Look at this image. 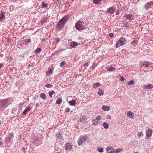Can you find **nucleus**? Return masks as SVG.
I'll return each mask as SVG.
<instances>
[{"instance_id": "f257e3e1", "label": "nucleus", "mask_w": 153, "mask_h": 153, "mask_svg": "<svg viewBox=\"0 0 153 153\" xmlns=\"http://www.w3.org/2000/svg\"><path fill=\"white\" fill-rule=\"evenodd\" d=\"M75 27L76 29L79 30H82L85 29L84 26V22L81 21H79L76 22Z\"/></svg>"}, {"instance_id": "f03ea898", "label": "nucleus", "mask_w": 153, "mask_h": 153, "mask_svg": "<svg viewBox=\"0 0 153 153\" xmlns=\"http://www.w3.org/2000/svg\"><path fill=\"white\" fill-rule=\"evenodd\" d=\"M126 43V40L123 37L120 38L118 41L116 42V46L117 48L120 46H123Z\"/></svg>"}, {"instance_id": "7ed1b4c3", "label": "nucleus", "mask_w": 153, "mask_h": 153, "mask_svg": "<svg viewBox=\"0 0 153 153\" xmlns=\"http://www.w3.org/2000/svg\"><path fill=\"white\" fill-rule=\"evenodd\" d=\"M86 137L82 136L79 138L78 141V143L79 146H81L83 143L86 141Z\"/></svg>"}, {"instance_id": "20e7f679", "label": "nucleus", "mask_w": 153, "mask_h": 153, "mask_svg": "<svg viewBox=\"0 0 153 153\" xmlns=\"http://www.w3.org/2000/svg\"><path fill=\"white\" fill-rule=\"evenodd\" d=\"M101 119V117L100 115L97 116L96 118L93 120V125H97L99 124L98 121Z\"/></svg>"}, {"instance_id": "39448f33", "label": "nucleus", "mask_w": 153, "mask_h": 153, "mask_svg": "<svg viewBox=\"0 0 153 153\" xmlns=\"http://www.w3.org/2000/svg\"><path fill=\"white\" fill-rule=\"evenodd\" d=\"M153 7V1H150L146 3L145 6V8L146 10H147Z\"/></svg>"}, {"instance_id": "423d86ee", "label": "nucleus", "mask_w": 153, "mask_h": 153, "mask_svg": "<svg viewBox=\"0 0 153 153\" xmlns=\"http://www.w3.org/2000/svg\"><path fill=\"white\" fill-rule=\"evenodd\" d=\"M152 133V130L151 129H148L146 131V138L148 139L151 136Z\"/></svg>"}, {"instance_id": "0eeeda50", "label": "nucleus", "mask_w": 153, "mask_h": 153, "mask_svg": "<svg viewBox=\"0 0 153 153\" xmlns=\"http://www.w3.org/2000/svg\"><path fill=\"white\" fill-rule=\"evenodd\" d=\"M65 25V24L58 22L56 25V29L57 30H59L64 27Z\"/></svg>"}, {"instance_id": "6e6552de", "label": "nucleus", "mask_w": 153, "mask_h": 153, "mask_svg": "<svg viewBox=\"0 0 153 153\" xmlns=\"http://www.w3.org/2000/svg\"><path fill=\"white\" fill-rule=\"evenodd\" d=\"M9 99V98H7V99L1 100L0 101V105L1 107H3L6 105L7 101H8Z\"/></svg>"}, {"instance_id": "1a4fd4ad", "label": "nucleus", "mask_w": 153, "mask_h": 153, "mask_svg": "<svg viewBox=\"0 0 153 153\" xmlns=\"http://www.w3.org/2000/svg\"><path fill=\"white\" fill-rule=\"evenodd\" d=\"M143 89H152L153 88V85L151 84H149L147 85H145L142 87Z\"/></svg>"}, {"instance_id": "9d476101", "label": "nucleus", "mask_w": 153, "mask_h": 153, "mask_svg": "<svg viewBox=\"0 0 153 153\" xmlns=\"http://www.w3.org/2000/svg\"><path fill=\"white\" fill-rule=\"evenodd\" d=\"M68 20V16H64L63 18L62 19H61V20L59 21V22H60L63 24H65L67 22Z\"/></svg>"}, {"instance_id": "9b49d317", "label": "nucleus", "mask_w": 153, "mask_h": 153, "mask_svg": "<svg viewBox=\"0 0 153 153\" xmlns=\"http://www.w3.org/2000/svg\"><path fill=\"white\" fill-rule=\"evenodd\" d=\"M133 16L131 14H126L124 15V17L126 18V19L129 20L130 21H131L133 19Z\"/></svg>"}, {"instance_id": "f8f14e48", "label": "nucleus", "mask_w": 153, "mask_h": 153, "mask_svg": "<svg viewBox=\"0 0 153 153\" xmlns=\"http://www.w3.org/2000/svg\"><path fill=\"white\" fill-rule=\"evenodd\" d=\"M72 146L69 143H68L65 144V149L66 150H71Z\"/></svg>"}, {"instance_id": "ddd939ff", "label": "nucleus", "mask_w": 153, "mask_h": 153, "mask_svg": "<svg viewBox=\"0 0 153 153\" xmlns=\"http://www.w3.org/2000/svg\"><path fill=\"white\" fill-rule=\"evenodd\" d=\"M4 12L3 10H1V11L0 13V20L1 21H2L5 18L4 16Z\"/></svg>"}, {"instance_id": "4468645a", "label": "nucleus", "mask_w": 153, "mask_h": 153, "mask_svg": "<svg viewBox=\"0 0 153 153\" xmlns=\"http://www.w3.org/2000/svg\"><path fill=\"white\" fill-rule=\"evenodd\" d=\"M30 110L31 108L30 107H27L26 109L24 110L23 112H22V114L24 115H25L27 113L30 111Z\"/></svg>"}, {"instance_id": "2eb2a0df", "label": "nucleus", "mask_w": 153, "mask_h": 153, "mask_svg": "<svg viewBox=\"0 0 153 153\" xmlns=\"http://www.w3.org/2000/svg\"><path fill=\"white\" fill-rule=\"evenodd\" d=\"M115 8L114 7H110L109 9H108L107 12L110 13V14H112L113 13L114 11L115 10Z\"/></svg>"}, {"instance_id": "dca6fc26", "label": "nucleus", "mask_w": 153, "mask_h": 153, "mask_svg": "<svg viewBox=\"0 0 153 153\" xmlns=\"http://www.w3.org/2000/svg\"><path fill=\"white\" fill-rule=\"evenodd\" d=\"M127 115L131 119H133L134 117V114L133 113L130 111L127 112Z\"/></svg>"}, {"instance_id": "f3484780", "label": "nucleus", "mask_w": 153, "mask_h": 153, "mask_svg": "<svg viewBox=\"0 0 153 153\" xmlns=\"http://www.w3.org/2000/svg\"><path fill=\"white\" fill-rule=\"evenodd\" d=\"M102 108L103 109V110L105 111H108L109 110L110 108L109 106H105V105H103L102 107Z\"/></svg>"}, {"instance_id": "a211bd4d", "label": "nucleus", "mask_w": 153, "mask_h": 153, "mask_svg": "<svg viewBox=\"0 0 153 153\" xmlns=\"http://www.w3.org/2000/svg\"><path fill=\"white\" fill-rule=\"evenodd\" d=\"M149 63L148 62L145 61L142 63L141 66H145V67H149Z\"/></svg>"}, {"instance_id": "6ab92c4d", "label": "nucleus", "mask_w": 153, "mask_h": 153, "mask_svg": "<svg viewBox=\"0 0 153 153\" xmlns=\"http://www.w3.org/2000/svg\"><path fill=\"white\" fill-rule=\"evenodd\" d=\"M53 70L51 69H49V71L46 72V74L47 76H50L52 74Z\"/></svg>"}, {"instance_id": "aec40b11", "label": "nucleus", "mask_w": 153, "mask_h": 153, "mask_svg": "<svg viewBox=\"0 0 153 153\" xmlns=\"http://www.w3.org/2000/svg\"><path fill=\"white\" fill-rule=\"evenodd\" d=\"M115 68L114 67H113L112 66L111 67H108L107 68V71L111 72L112 71H115Z\"/></svg>"}, {"instance_id": "412c9836", "label": "nucleus", "mask_w": 153, "mask_h": 153, "mask_svg": "<svg viewBox=\"0 0 153 153\" xmlns=\"http://www.w3.org/2000/svg\"><path fill=\"white\" fill-rule=\"evenodd\" d=\"M40 98H42V99L43 100L46 99V95L44 93L40 94Z\"/></svg>"}, {"instance_id": "4be33fe9", "label": "nucleus", "mask_w": 153, "mask_h": 153, "mask_svg": "<svg viewBox=\"0 0 153 153\" xmlns=\"http://www.w3.org/2000/svg\"><path fill=\"white\" fill-rule=\"evenodd\" d=\"M104 94L103 90L102 88H99V91L98 92V94L100 96L103 95Z\"/></svg>"}, {"instance_id": "5701e85b", "label": "nucleus", "mask_w": 153, "mask_h": 153, "mask_svg": "<svg viewBox=\"0 0 153 153\" xmlns=\"http://www.w3.org/2000/svg\"><path fill=\"white\" fill-rule=\"evenodd\" d=\"M78 45V43L76 42H72L71 44V47L72 48H74Z\"/></svg>"}, {"instance_id": "b1692460", "label": "nucleus", "mask_w": 153, "mask_h": 153, "mask_svg": "<svg viewBox=\"0 0 153 153\" xmlns=\"http://www.w3.org/2000/svg\"><path fill=\"white\" fill-rule=\"evenodd\" d=\"M69 103L70 105L72 106L75 105H76V101L75 100H74L71 101H69Z\"/></svg>"}, {"instance_id": "393cba45", "label": "nucleus", "mask_w": 153, "mask_h": 153, "mask_svg": "<svg viewBox=\"0 0 153 153\" xmlns=\"http://www.w3.org/2000/svg\"><path fill=\"white\" fill-rule=\"evenodd\" d=\"M102 125L104 127V128L105 129H107L108 127V125L106 122L103 123Z\"/></svg>"}, {"instance_id": "a878e982", "label": "nucleus", "mask_w": 153, "mask_h": 153, "mask_svg": "<svg viewBox=\"0 0 153 153\" xmlns=\"http://www.w3.org/2000/svg\"><path fill=\"white\" fill-rule=\"evenodd\" d=\"M102 0H93V3L96 4H99Z\"/></svg>"}, {"instance_id": "bb28decb", "label": "nucleus", "mask_w": 153, "mask_h": 153, "mask_svg": "<svg viewBox=\"0 0 153 153\" xmlns=\"http://www.w3.org/2000/svg\"><path fill=\"white\" fill-rule=\"evenodd\" d=\"M100 84L99 82L95 83H94L93 85V87L94 88H95L97 87H99L100 86Z\"/></svg>"}, {"instance_id": "cd10ccee", "label": "nucleus", "mask_w": 153, "mask_h": 153, "mask_svg": "<svg viewBox=\"0 0 153 153\" xmlns=\"http://www.w3.org/2000/svg\"><path fill=\"white\" fill-rule=\"evenodd\" d=\"M62 102V100L61 98H59L56 101V103L57 104H59Z\"/></svg>"}, {"instance_id": "c85d7f7f", "label": "nucleus", "mask_w": 153, "mask_h": 153, "mask_svg": "<svg viewBox=\"0 0 153 153\" xmlns=\"http://www.w3.org/2000/svg\"><path fill=\"white\" fill-rule=\"evenodd\" d=\"M55 93V92L54 91L52 90L51 92H48V94L49 96H50L51 97H52V96Z\"/></svg>"}, {"instance_id": "c756f323", "label": "nucleus", "mask_w": 153, "mask_h": 153, "mask_svg": "<svg viewBox=\"0 0 153 153\" xmlns=\"http://www.w3.org/2000/svg\"><path fill=\"white\" fill-rule=\"evenodd\" d=\"M113 149L114 148L108 146L106 148V151L108 152Z\"/></svg>"}, {"instance_id": "7c9ffc66", "label": "nucleus", "mask_w": 153, "mask_h": 153, "mask_svg": "<svg viewBox=\"0 0 153 153\" xmlns=\"http://www.w3.org/2000/svg\"><path fill=\"white\" fill-rule=\"evenodd\" d=\"M45 87L47 88H51L53 87V85L47 83L45 85Z\"/></svg>"}, {"instance_id": "2f4dec72", "label": "nucleus", "mask_w": 153, "mask_h": 153, "mask_svg": "<svg viewBox=\"0 0 153 153\" xmlns=\"http://www.w3.org/2000/svg\"><path fill=\"white\" fill-rule=\"evenodd\" d=\"M41 49L40 48H39L36 49L35 50V52L36 53H38L41 52Z\"/></svg>"}, {"instance_id": "473e14b6", "label": "nucleus", "mask_w": 153, "mask_h": 153, "mask_svg": "<svg viewBox=\"0 0 153 153\" xmlns=\"http://www.w3.org/2000/svg\"><path fill=\"white\" fill-rule=\"evenodd\" d=\"M134 82L133 80H131L128 82V85H131L134 83Z\"/></svg>"}, {"instance_id": "72a5a7b5", "label": "nucleus", "mask_w": 153, "mask_h": 153, "mask_svg": "<svg viewBox=\"0 0 153 153\" xmlns=\"http://www.w3.org/2000/svg\"><path fill=\"white\" fill-rule=\"evenodd\" d=\"M143 135V134L142 132H140L137 133V136L138 137H140Z\"/></svg>"}, {"instance_id": "f704fd0d", "label": "nucleus", "mask_w": 153, "mask_h": 153, "mask_svg": "<svg viewBox=\"0 0 153 153\" xmlns=\"http://www.w3.org/2000/svg\"><path fill=\"white\" fill-rule=\"evenodd\" d=\"M47 21V19H43L40 21V23L42 24H43Z\"/></svg>"}, {"instance_id": "c9c22d12", "label": "nucleus", "mask_w": 153, "mask_h": 153, "mask_svg": "<svg viewBox=\"0 0 153 153\" xmlns=\"http://www.w3.org/2000/svg\"><path fill=\"white\" fill-rule=\"evenodd\" d=\"M48 6V5L47 3H43L42 5V8L46 7Z\"/></svg>"}, {"instance_id": "e433bc0d", "label": "nucleus", "mask_w": 153, "mask_h": 153, "mask_svg": "<svg viewBox=\"0 0 153 153\" xmlns=\"http://www.w3.org/2000/svg\"><path fill=\"white\" fill-rule=\"evenodd\" d=\"M108 153H116L115 150L113 149L111 150Z\"/></svg>"}, {"instance_id": "4c0bfd02", "label": "nucleus", "mask_w": 153, "mask_h": 153, "mask_svg": "<svg viewBox=\"0 0 153 153\" xmlns=\"http://www.w3.org/2000/svg\"><path fill=\"white\" fill-rule=\"evenodd\" d=\"M66 64V62L65 61L62 62L60 63V66L61 67H63Z\"/></svg>"}, {"instance_id": "58836bf2", "label": "nucleus", "mask_w": 153, "mask_h": 153, "mask_svg": "<svg viewBox=\"0 0 153 153\" xmlns=\"http://www.w3.org/2000/svg\"><path fill=\"white\" fill-rule=\"evenodd\" d=\"M13 136V132H11L9 134V137L11 138H12Z\"/></svg>"}, {"instance_id": "ea45409f", "label": "nucleus", "mask_w": 153, "mask_h": 153, "mask_svg": "<svg viewBox=\"0 0 153 153\" xmlns=\"http://www.w3.org/2000/svg\"><path fill=\"white\" fill-rule=\"evenodd\" d=\"M122 149L119 148L117 149L116 151V153H117L119 152H122Z\"/></svg>"}, {"instance_id": "a19ab883", "label": "nucleus", "mask_w": 153, "mask_h": 153, "mask_svg": "<svg viewBox=\"0 0 153 153\" xmlns=\"http://www.w3.org/2000/svg\"><path fill=\"white\" fill-rule=\"evenodd\" d=\"M98 150L100 152H102L103 151V149L102 148H99L98 149Z\"/></svg>"}, {"instance_id": "79ce46f5", "label": "nucleus", "mask_w": 153, "mask_h": 153, "mask_svg": "<svg viewBox=\"0 0 153 153\" xmlns=\"http://www.w3.org/2000/svg\"><path fill=\"white\" fill-rule=\"evenodd\" d=\"M60 39L59 38H57L56 39H55L56 43H57L59 41Z\"/></svg>"}, {"instance_id": "37998d69", "label": "nucleus", "mask_w": 153, "mask_h": 153, "mask_svg": "<svg viewBox=\"0 0 153 153\" xmlns=\"http://www.w3.org/2000/svg\"><path fill=\"white\" fill-rule=\"evenodd\" d=\"M89 65V64L88 63H86L85 65H84V67L85 68V69H86L87 68V67Z\"/></svg>"}, {"instance_id": "c03bdc74", "label": "nucleus", "mask_w": 153, "mask_h": 153, "mask_svg": "<svg viewBox=\"0 0 153 153\" xmlns=\"http://www.w3.org/2000/svg\"><path fill=\"white\" fill-rule=\"evenodd\" d=\"M120 79L121 81H124L125 80V78L123 76H120Z\"/></svg>"}, {"instance_id": "a18cd8bd", "label": "nucleus", "mask_w": 153, "mask_h": 153, "mask_svg": "<svg viewBox=\"0 0 153 153\" xmlns=\"http://www.w3.org/2000/svg\"><path fill=\"white\" fill-rule=\"evenodd\" d=\"M70 108H66L65 109V112H69L70 111Z\"/></svg>"}, {"instance_id": "49530a36", "label": "nucleus", "mask_w": 153, "mask_h": 153, "mask_svg": "<svg viewBox=\"0 0 153 153\" xmlns=\"http://www.w3.org/2000/svg\"><path fill=\"white\" fill-rule=\"evenodd\" d=\"M11 138H10V137H8V138H7L6 139V141L7 142H9L10 141V140H11Z\"/></svg>"}, {"instance_id": "de8ad7c7", "label": "nucleus", "mask_w": 153, "mask_h": 153, "mask_svg": "<svg viewBox=\"0 0 153 153\" xmlns=\"http://www.w3.org/2000/svg\"><path fill=\"white\" fill-rule=\"evenodd\" d=\"M128 25V24L127 23H124V24L123 27H127L128 26V25Z\"/></svg>"}, {"instance_id": "09e8293b", "label": "nucleus", "mask_w": 153, "mask_h": 153, "mask_svg": "<svg viewBox=\"0 0 153 153\" xmlns=\"http://www.w3.org/2000/svg\"><path fill=\"white\" fill-rule=\"evenodd\" d=\"M109 36L111 37H114V35L113 33H111L109 34Z\"/></svg>"}, {"instance_id": "8fccbe9b", "label": "nucleus", "mask_w": 153, "mask_h": 153, "mask_svg": "<svg viewBox=\"0 0 153 153\" xmlns=\"http://www.w3.org/2000/svg\"><path fill=\"white\" fill-rule=\"evenodd\" d=\"M30 42V39H27V40H26V43H27V44H28Z\"/></svg>"}, {"instance_id": "3c124183", "label": "nucleus", "mask_w": 153, "mask_h": 153, "mask_svg": "<svg viewBox=\"0 0 153 153\" xmlns=\"http://www.w3.org/2000/svg\"><path fill=\"white\" fill-rule=\"evenodd\" d=\"M46 41V40L45 39V38H43L42 39V42H45Z\"/></svg>"}, {"instance_id": "603ef678", "label": "nucleus", "mask_w": 153, "mask_h": 153, "mask_svg": "<svg viewBox=\"0 0 153 153\" xmlns=\"http://www.w3.org/2000/svg\"><path fill=\"white\" fill-rule=\"evenodd\" d=\"M3 66V65L2 63H0V69Z\"/></svg>"}, {"instance_id": "864d4df0", "label": "nucleus", "mask_w": 153, "mask_h": 153, "mask_svg": "<svg viewBox=\"0 0 153 153\" xmlns=\"http://www.w3.org/2000/svg\"><path fill=\"white\" fill-rule=\"evenodd\" d=\"M107 118L108 119H110L111 118V116L109 115H107Z\"/></svg>"}, {"instance_id": "5fc2aeb1", "label": "nucleus", "mask_w": 153, "mask_h": 153, "mask_svg": "<svg viewBox=\"0 0 153 153\" xmlns=\"http://www.w3.org/2000/svg\"><path fill=\"white\" fill-rule=\"evenodd\" d=\"M3 144L2 142H0V146Z\"/></svg>"}, {"instance_id": "6e6d98bb", "label": "nucleus", "mask_w": 153, "mask_h": 153, "mask_svg": "<svg viewBox=\"0 0 153 153\" xmlns=\"http://www.w3.org/2000/svg\"><path fill=\"white\" fill-rule=\"evenodd\" d=\"M119 14V12L118 11L117 13H116V15H118Z\"/></svg>"}, {"instance_id": "4d7b16f0", "label": "nucleus", "mask_w": 153, "mask_h": 153, "mask_svg": "<svg viewBox=\"0 0 153 153\" xmlns=\"http://www.w3.org/2000/svg\"><path fill=\"white\" fill-rule=\"evenodd\" d=\"M133 153H139V152H135Z\"/></svg>"}, {"instance_id": "13d9d810", "label": "nucleus", "mask_w": 153, "mask_h": 153, "mask_svg": "<svg viewBox=\"0 0 153 153\" xmlns=\"http://www.w3.org/2000/svg\"><path fill=\"white\" fill-rule=\"evenodd\" d=\"M56 153H61V152H57Z\"/></svg>"}, {"instance_id": "bf43d9fd", "label": "nucleus", "mask_w": 153, "mask_h": 153, "mask_svg": "<svg viewBox=\"0 0 153 153\" xmlns=\"http://www.w3.org/2000/svg\"><path fill=\"white\" fill-rule=\"evenodd\" d=\"M1 139V138H0V139Z\"/></svg>"}]
</instances>
